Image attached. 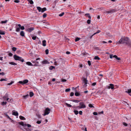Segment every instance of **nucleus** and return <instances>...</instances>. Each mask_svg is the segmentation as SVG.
Wrapping results in <instances>:
<instances>
[{
    "label": "nucleus",
    "mask_w": 131,
    "mask_h": 131,
    "mask_svg": "<svg viewBox=\"0 0 131 131\" xmlns=\"http://www.w3.org/2000/svg\"><path fill=\"white\" fill-rule=\"evenodd\" d=\"M18 26L21 30H24L25 29L24 27V26H21V25L20 24H18Z\"/></svg>",
    "instance_id": "9d476101"
},
{
    "label": "nucleus",
    "mask_w": 131,
    "mask_h": 131,
    "mask_svg": "<svg viewBox=\"0 0 131 131\" xmlns=\"http://www.w3.org/2000/svg\"><path fill=\"white\" fill-rule=\"evenodd\" d=\"M116 11H117L116 10V9H114L110 10L108 12L106 11V12L108 14L110 13H112Z\"/></svg>",
    "instance_id": "39448f33"
},
{
    "label": "nucleus",
    "mask_w": 131,
    "mask_h": 131,
    "mask_svg": "<svg viewBox=\"0 0 131 131\" xmlns=\"http://www.w3.org/2000/svg\"><path fill=\"white\" fill-rule=\"evenodd\" d=\"M79 105H80L79 106V108H85L86 107L85 105L83 102H80Z\"/></svg>",
    "instance_id": "20e7f679"
},
{
    "label": "nucleus",
    "mask_w": 131,
    "mask_h": 131,
    "mask_svg": "<svg viewBox=\"0 0 131 131\" xmlns=\"http://www.w3.org/2000/svg\"><path fill=\"white\" fill-rule=\"evenodd\" d=\"M3 99L4 100H6V101H8V100L9 99V98L8 97V96H7L6 95L5 96H4L3 97Z\"/></svg>",
    "instance_id": "ddd939ff"
},
{
    "label": "nucleus",
    "mask_w": 131,
    "mask_h": 131,
    "mask_svg": "<svg viewBox=\"0 0 131 131\" xmlns=\"http://www.w3.org/2000/svg\"><path fill=\"white\" fill-rule=\"evenodd\" d=\"M110 86H109L108 87V89L111 88L112 89H113L114 88V87L113 86V84H110Z\"/></svg>",
    "instance_id": "9b49d317"
},
{
    "label": "nucleus",
    "mask_w": 131,
    "mask_h": 131,
    "mask_svg": "<svg viewBox=\"0 0 131 131\" xmlns=\"http://www.w3.org/2000/svg\"><path fill=\"white\" fill-rule=\"evenodd\" d=\"M18 124L20 125H21L22 126H24V123L23 122H19L18 123Z\"/></svg>",
    "instance_id": "c85d7f7f"
},
{
    "label": "nucleus",
    "mask_w": 131,
    "mask_h": 131,
    "mask_svg": "<svg viewBox=\"0 0 131 131\" xmlns=\"http://www.w3.org/2000/svg\"><path fill=\"white\" fill-rule=\"evenodd\" d=\"M94 59L95 60H99L100 59L97 56H95L94 58Z\"/></svg>",
    "instance_id": "4be33fe9"
},
{
    "label": "nucleus",
    "mask_w": 131,
    "mask_h": 131,
    "mask_svg": "<svg viewBox=\"0 0 131 131\" xmlns=\"http://www.w3.org/2000/svg\"><path fill=\"white\" fill-rule=\"evenodd\" d=\"M79 66L81 68H82V64H79Z\"/></svg>",
    "instance_id": "0e129e2a"
},
{
    "label": "nucleus",
    "mask_w": 131,
    "mask_h": 131,
    "mask_svg": "<svg viewBox=\"0 0 131 131\" xmlns=\"http://www.w3.org/2000/svg\"><path fill=\"white\" fill-rule=\"evenodd\" d=\"M82 111H80L79 112V114L80 115H82Z\"/></svg>",
    "instance_id": "e2e57ef3"
},
{
    "label": "nucleus",
    "mask_w": 131,
    "mask_h": 131,
    "mask_svg": "<svg viewBox=\"0 0 131 131\" xmlns=\"http://www.w3.org/2000/svg\"><path fill=\"white\" fill-rule=\"evenodd\" d=\"M20 28H17L16 29V31L17 32H19L20 30Z\"/></svg>",
    "instance_id": "37998d69"
},
{
    "label": "nucleus",
    "mask_w": 131,
    "mask_h": 131,
    "mask_svg": "<svg viewBox=\"0 0 131 131\" xmlns=\"http://www.w3.org/2000/svg\"><path fill=\"white\" fill-rule=\"evenodd\" d=\"M37 9L38 10L39 12H40L41 11V8L40 7H37Z\"/></svg>",
    "instance_id": "b1692460"
},
{
    "label": "nucleus",
    "mask_w": 131,
    "mask_h": 131,
    "mask_svg": "<svg viewBox=\"0 0 131 131\" xmlns=\"http://www.w3.org/2000/svg\"><path fill=\"white\" fill-rule=\"evenodd\" d=\"M36 123H37L38 124H40L41 123V122L40 121H38Z\"/></svg>",
    "instance_id": "bf43d9fd"
},
{
    "label": "nucleus",
    "mask_w": 131,
    "mask_h": 131,
    "mask_svg": "<svg viewBox=\"0 0 131 131\" xmlns=\"http://www.w3.org/2000/svg\"><path fill=\"white\" fill-rule=\"evenodd\" d=\"M36 36H33L32 37V39L34 40H35L36 39Z\"/></svg>",
    "instance_id": "864d4df0"
},
{
    "label": "nucleus",
    "mask_w": 131,
    "mask_h": 131,
    "mask_svg": "<svg viewBox=\"0 0 131 131\" xmlns=\"http://www.w3.org/2000/svg\"><path fill=\"white\" fill-rule=\"evenodd\" d=\"M0 74L2 75H5V73L4 72H2L0 73Z\"/></svg>",
    "instance_id": "13d9d810"
},
{
    "label": "nucleus",
    "mask_w": 131,
    "mask_h": 131,
    "mask_svg": "<svg viewBox=\"0 0 131 131\" xmlns=\"http://www.w3.org/2000/svg\"><path fill=\"white\" fill-rule=\"evenodd\" d=\"M116 59L117 60H120L121 59L120 58L118 57L117 56V57H116Z\"/></svg>",
    "instance_id": "69168bd1"
},
{
    "label": "nucleus",
    "mask_w": 131,
    "mask_h": 131,
    "mask_svg": "<svg viewBox=\"0 0 131 131\" xmlns=\"http://www.w3.org/2000/svg\"><path fill=\"white\" fill-rule=\"evenodd\" d=\"M34 95V94L32 92H30L29 93V96L30 97Z\"/></svg>",
    "instance_id": "393cba45"
},
{
    "label": "nucleus",
    "mask_w": 131,
    "mask_h": 131,
    "mask_svg": "<svg viewBox=\"0 0 131 131\" xmlns=\"http://www.w3.org/2000/svg\"><path fill=\"white\" fill-rule=\"evenodd\" d=\"M50 112V109L48 108H47L45 111V113L43 114V115L45 116L46 115H48Z\"/></svg>",
    "instance_id": "7ed1b4c3"
},
{
    "label": "nucleus",
    "mask_w": 131,
    "mask_h": 131,
    "mask_svg": "<svg viewBox=\"0 0 131 131\" xmlns=\"http://www.w3.org/2000/svg\"><path fill=\"white\" fill-rule=\"evenodd\" d=\"M93 114L94 115H97V113L96 112H94L93 113Z\"/></svg>",
    "instance_id": "4d7b16f0"
},
{
    "label": "nucleus",
    "mask_w": 131,
    "mask_h": 131,
    "mask_svg": "<svg viewBox=\"0 0 131 131\" xmlns=\"http://www.w3.org/2000/svg\"><path fill=\"white\" fill-rule=\"evenodd\" d=\"M70 53V52L69 51H67L66 52V53L67 54H69Z\"/></svg>",
    "instance_id": "774afa93"
},
{
    "label": "nucleus",
    "mask_w": 131,
    "mask_h": 131,
    "mask_svg": "<svg viewBox=\"0 0 131 131\" xmlns=\"http://www.w3.org/2000/svg\"><path fill=\"white\" fill-rule=\"evenodd\" d=\"M67 81V80L64 79H61V81L62 82H65Z\"/></svg>",
    "instance_id": "a19ab883"
},
{
    "label": "nucleus",
    "mask_w": 131,
    "mask_h": 131,
    "mask_svg": "<svg viewBox=\"0 0 131 131\" xmlns=\"http://www.w3.org/2000/svg\"><path fill=\"white\" fill-rule=\"evenodd\" d=\"M72 101L74 102L78 103L79 102V101L78 100H74Z\"/></svg>",
    "instance_id": "c9c22d12"
},
{
    "label": "nucleus",
    "mask_w": 131,
    "mask_h": 131,
    "mask_svg": "<svg viewBox=\"0 0 131 131\" xmlns=\"http://www.w3.org/2000/svg\"><path fill=\"white\" fill-rule=\"evenodd\" d=\"M20 119L22 120H25L26 119L25 118L21 116H19Z\"/></svg>",
    "instance_id": "dca6fc26"
},
{
    "label": "nucleus",
    "mask_w": 131,
    "mask_h": 131,
    "mask_svg": "<svg viewBox=\"0 0 131 131\" xmlns=\"http://www.w3.org/2000/svg\"><path fill=\"white\" fill-rule=\"evenodd\" d=\"M88 63L89 66H90L91 65V61H88Z\"/></svg>",
    "instance_id": "09e8293b"
},
{
    "label": "nucleus",
    "mask_w": 131,
    "mask_h": 131,
    "mask_svg": "<svg viewBox=\"0 0 131 131\" xmlns=\"http://www.w3.org/2000/svg\"><path fill=\"white\" fill-rule=\"evenodd\" d=\"M7 20H5L4 21H2L1 22V23L2 24L6 23L7 22Z\"/></svg>",
    "instance_id": "cd10ccee"
},
{
    "label": "nucleus",
    "mask_w": 131,
    "mask_h": 131,
    "mask_svg": "<svg viewBox=\"0 0 131 131\" xmlns=\"http://www.w3.org/2000/svg\"><path fill=\"white\" fill-rule=\"evenodd\" d=\"M17 48L16 47H13L12 48V50L13 51H15L16 50Z\"/></svg>",
    "instance_id": "c03bdc74"
},
{
    "label": "nucleus",
    "mask_w": 131,
    "mask_h": 131,
    "mask_svg": "<svg viewBox=\"0 0 131 131\" xmlns=\"http://www.w3.org/2000/svg\"><path fill=\"white\" fill-rule=\"evenodd\" d=\"M74 112L76 115H77L78 113V111L75 110L74 111Z\"/></svg>",
    "instance_id": "72a5a7b5"
},
{
    "label": "nucleus",
    "mask_w": 131,
    "mask_h": 131,
    "mask_svg": "<svg viewBox=\"0 0 131 131\" xmlns=\"http://www.w3.org/2000/svg\"><path fill=\"white\" fill-rule=\"evenodd\" d=\"M126 93L129 94L131 93V89H128L127 91H125Z\"/></svg>",
    "instance_id": "aec40b11"
},
{
    "label": "nucleus",
    "mask_w": 131,
    "mask_h": 131,
    "mask_svg": "<svg viewBox=\"0 0 131 131\" xmlns=\"http://www.w3.org/2000/svg\"><path fill=\"white\" fill-rule=\"evenodd\" d=\"M65 104L68 107H71L72 106L70 104H68L67 103H66Z\"/></svg>",
    "instance_id": "5701e85b"
},
{
    "label": "nucleus",
    "mask_w": 131,
    "mask_h": 131,
    "mask_svg": "<svg viewBox=\"0 0 131 131\" xmlns=\"http://www.w3.org/2000/svg\"><path fill=\"white\" fill-rule=\"evenodd\" d=\"M123 124L125 126H127L128 125V124L125 122H123Z\"/></svg>",
    "instance_id": "58836bf2"
},
{
    "label": "nucleus",
    "mask_w": 131,
    "mask_h": 131,
    "mask_svg": "<svg viewBox=\"0 0 131 131\" xmlns=\"http://www.w3.org/2000/svg\"><path fill=\"white\" fill-rule=\"evenodd\" d=\"M28 82V80H25L23 81H19V83L20 84H25Z\"/></svg>",
    "instance_id": "423d86ee"
},
{
    "label": "nucleus",
    "mask_w": 131,
    "mask_h": 131,
    "mask_svg": "<svg viewBox=\"0 0 131 131\" xmlns=\"http://www.w3.org/2000/svg\"><path fill=\"white\" fill-rule=\"evenodd\" d=\"M46 10V8L45 7L41 9V12L42 13L43 12L45 11Z\"/></svg>",
    "instance_id": "412c9836"
},
{
    "label": "nucleus",
    "mask_w": 131,
    "mask_h": 131,
    "mask_svg": "<svg viewBox=\"0 0 131 131\" xmlns=\"http://www.w3.org/2000/svg\"><path fill=\"white\" fill-rule=\"evenodd\" d=\"M82 79L83 83H84L85 85L87 83L88 81L86 78H85L84 77H82Z\"/></svg>",
    "instance_id": "0eeeda50"
},
{
    "label": "nucleus",
    "mask_w": 131,
    "mask_h": 131,
    "mask_svg": "<svg viewBox=\"0 0 131 131\" xmlns=\"http://www.w3.org/2000/svg\"><path fill=\"white\" fill-rule=\"evenodd\" d=\"M47 16V14L46 13H44L43 15V18H45Z\"/></svg>",
    "instance_id": "603ef678"
},
{
    "label": "nucleus",
    "mask_w": 131,
    "mask_h": 131,
    "mask_svg": "<svg viewBox=\"0 0 131 131\" xmlns=\"http://www.w3.org/2000/svg\"><path fill=\"white\" fill-rule=\"evenodd\" d=\"M113 54H111L110 56V58L111 59L113 57Z\"/></svg>",
    "instance_id": "052dcab7"
},
{
    "label": "nucleus",
    "mask_w": 131,
    "mask_h": 131,
    "mask_svg": "<svg viewBox=\"0 0 131 131\" xmlns=\"http://www.w3.org/2000/svg\"><path fill=\"white\" fill-rule=\"evenodd\" d=\"M70 90V89L69 88L65 90V92H69Z\"/></svg>",
    "instance_id": "79ce46f5"
},
{
    "label": "nucleus",
    "mask_w": 131,
    "mask_h": 131,
    "mask_svg": "<svg viewBox=\"0 0 131 131\" xmlns=\"http://www.w3.org/2000/svg\"><path fill=\"white\" fill-rule=\"evenodd\" d=\"M64 14V12H62L61 14H60L59 15V16L60 17H61Z\"/></svg>",
    "instance_id": "e433bc0d"
},
{
    "label": "nucleus",
    "mask_w": 131,
    "mask_h": 131,
    "mask_svg": "<svg viewBox=\"0 0 131 131\" xmlns=\"http://www.w3.org/2000/svg\"><path fill=\"white\" fill-rule=\"evenodd\" d=\"M89 106L90 107H94L93 106L92 104H89Z\"/></svg>",
    "instance_id": "de8ad7c7"
},
{
    "label": "nucleus",
    "mask_w": 131,
    "mask_h": 131,
    "mask_svg": "<svg viewBox=\"0 0 131 131\" xmlns=\"http://www.w3.org/2000/svg\"><path fill=\"white\" fill-rule=\"evenodd\" d=\"M127 45L131 48V43H129V41L128 42V43L127 44Z\"/></svg>",
    "instance_id": "3c124183"
},
{
    "label": "nucleus",
    "mask_w": 131,
    "mask_h": 131,
    "mask_svg": "<svg viewBox=\"0 0 131 131\" xmlns=\"http://www.w3.org/2000/svg\"><path fill=\"white\" fill-rule=\"evenodd\" d=\"M26 63L27 65H28L29 66H33V65H32V64L30 62H26Z\"/></svg>",
    "instance_id": "f3484780"
},
{
    "label": "nucleus",
    "mask_w": 131,
    "mask_h": 131,
    "mask_svg": "<svg viewBox=\"0 0 131 131\" xmlns=\"http://www.w3.org/2000/svg\"><path fill=\"white\" fill-rule=\"evenodd\" d=\"M14 2L16 3H18L20 1H19L18 0H16L14 1Z\"/></svg>",
    "instance_id": "6e6d98bb"
},
{
    "label": "nucleus",
    "mask_w": 131,
    "mask_h": 131,
    "mask_svg": "<svg viewBox=\"0 0 131 131\" xmlns=\"http://www.w3.org/2000/svg\"><path fill=\"white\" fill-rule=\"evenodd\" d=\"M55 67L52 66H51L49 67V69L50 70H52L53 69L55 68Z\"/></svg>",
    "instance_id": "bb28decb"
},
{
    "label": "nucleus",
    "mask_w": 131,
    "mask_h": 131,
    "mask_svg": "<svg viewBox=\"0 0 131 131\" xmlns=\"http://www.w3.org/2000/svg\"><path fill=\"white\" fill-rule=\"evenodd\" d=\"M85 16L86 17H88L89 19H91V16L90 15V14H85Z\"/></svg>",
    "instance_id": "2eb2a0df"
},
{
    "label": "nucleus",
    "mask_w": 131,
    "mask_h": 131,
    "mask_svg": "<svg viewBox=\"0 0 131 131\" xmlns=\"http://www.w3.org/2000/svg\"><path fill=\"white\" fill-rule=\"evenodd\" d=\"M27 126L28 127H31V125H29V124H27Z\"/></svg>",
    "instance_id": "338daca9"
},
{
    "label": "nucleus",
    "mask_w": 131,
    "mask_h": 131,
    "mask_svg": "<svg viewBox=\"0 0 131 131\" xmlns=\"http://www.w3.org/2000/svg\"><path fill=\"white\" fill-rule=\"evenodd\" d=\"M34 29V28L33 27H31L30 28H28L27 29V30L28 32H30L32 31Z\"/></svg>",
    "instance_id": "1a4fd4ad"
},
{
    "label": "nucleus",
    "mask_w": 131,
    "mask_h": 131,
    "mask_svg": "<svg viewBox=\"0 0 131 131\" xmlns=\"http://www.w3.org/2000/svg\"><path fill=\"white\" fill-rule=\"evenodd\" d=\"M91 22V20L90 19H88L87 20V23L88 24H90Z\"/></svg>",
    "instance_id": "8fccbe9b"
},
{
    "label": "nucleus",
    "mask_w": 131,
    "mask_h": 131,
    "mask_svg": "<svg viewBox=\"0 0 131 131\" xmlns=\"http://www.w3.org/2000/svg\"><path fill=\"white\" fill-rule=\"evenodd\" d=\"M74 93L73 92H72L71 93H70V96H72L74 95Z\"/></svg>",
    "instance_id": "5fc2aeb1"
},
{
    "label": "nucleus",
    "mask_w": 131,
    "mask_h": 131,
    "mask_svg": "<svg viewBox=\"0 0 131 131\" xmlns=\"http://www.w3.org/2000/svg\"><path fill=\"white\" fill-rule=\"evenodd\" d=\"M5 33L4 31H0V34L4 35L5 34Z\"/></svg>",
    "instance_id": "49530a36"
},
{
    "label": "nucleus",
    "mask_w": 131,
    "mask_h": 131,
    "mask_svg": "<svg viewBox=\"0 0 131 131\" xmlns=\"http://www.w3.org/2000/svg\"><path fill=\"white\" fill-rule=\"evenodd\" d=\"M46 53V54H48L49 50L48 49H47L45 50Z\"/></svg>",
    "instance_id": "ea45409f"
},
{
    "label": "nucleus",
    "mask_w": 131,
    "mask_h": 131,
    "mask_svg": "<svg viewBox=\"0 0 131 131\" xmlns=\"http://www.w3.org/2000/svg\"><path fill=\"white\" fill-rule=\"evenodd\" d=\"M29 96L28 94H27L23 96V97L24 99H26Z\"/></svg>",
    "instance_id": "2f4dec72"
},
{
    "label": "nucleus",
    "mask_w": 131,
    "mask_h": 131,
    "mask_svg": "<svg viewBox=\"0 0 131 131\" xmlns=\"http://www.w3.org/2000/svg\"><path fill=\"white\" fill-rule=\"evenodd\" d=\"M14 83V81H12L10 83H8L7 84V85H10L12 84L13 83Z\"/></svg>",
    "instance_id": "a18cd8bd"
},
{
    "label": "nucleus",
    "mask_w": 131,
    "mask_h": 131,
    "mask_svg": "<svg viewBox=\"0 0 131 131\" xmlns=\"http://www.w3.org/2000/svg\"><path fill=\"white\" fill-rule=\"evenodd\" d=\"M7 103V102H3L2 103V105H5Z\"/></svg>",
    "instance_id": "f704fd0d"
},
{
    "label": "nucleus",
    "mask_w": 131,
    "mask_h": 131,
    "mask_svg": "<svg viewBox=\"0 0 131 131\" xmlns=\"http://www.w3.org/2000/svg\"><path fill=\"white\" fill-rule=\"evenodd\" d=\"M14 59L16 60H19L21 61L22 62H23L24 61V59H21V57L18 56L16 55H14Z\"/></svg>",
    "instance_id": "f03ea898"
},
{
    "label": "nucleus",
    "mask_w": 131,
    "mask_h": 131,
    "mask_svg": "<svg viewBox=\"0 0 131 131\" xmlns=\"http://www.w3.org/2000/svg\"><path fill=\"white\" fill-rule=\"evenodd\" d=\"M42 45L43 46H45L46 45V41L45 40H44L42 41Z\"/></svg>",
    "instance_id": "4468645a"
},
{
    "label": "nucleus",
    "mask_w": 131,
    "mask_h": 131,
    "mask_svg": "<svg viewBox=\"0 0 131 131\" xmlns=\"http://www.w3.org/2000/svg\"><path fill=\"white\" fill-rule=\"evenodd\" d=\"M80 39V38H79L77 37L75 38V41H77L79 40Z\"/></svg>",
    "instance_id": "4c0bfd02"
},
{
    "label": "nucleus",
    "mask_w": 131,
    "mask_h": 131,
    "mask_svg": "<svg viewBox=\"0 0 131 131\" xmlns=\"http://www.w3.org/2000/svg\"><path fill=\"white\" fill-rule=\"evenodd\" d=\"M27 1L29 2L31 4H33L34 3L33 2L32 0H27Z\"/></svg>",
    "instance_id": "a878e982"
},
{
    "label": "nucleus",
    "mask_w": 131,
    "mask_h": 131,
    "mask_svg": "<svg viewBox=\"0 0 131 131\" xmlns=\"http://www.w3.org/2000/svg\"><path fill=\"white\" fill-rule=\"evenodd\" d=\"M9 63L10 64L14 65V66L17 65V64L16 63H15V62H9Z\"/></svg>",
    "instance_id": "a211bd4d"
},
{
    "label": "nucleus",
    "mask_w": 131,
    "mask_h": 131,
    "mask_svg": "<svg viewBox=\"0 0 131 131\" xmlns=\"http://www.w3.org/2000/svg\"><path fill=\"white\" fill-rule=\"evenodd\" d=\"M7 78H6L5 79H1L0 81H7Z\"/></svg>",
    "instance_id": "c756f323"
},
{
    "label": "nucleus",
    "mask_w": 131,
    "mask_h": 131,
    "mask_svg": "<svg viewBox=\"0 0 131 131\" xmlns=\"http://www.w3.org/2000/svg\"><path fill=\"white\" fill-rule=\"evenodd\" d=\"M129 42V39L127 37H122L118 42L117 43L119 44H124L125 43L127 44Z\"/></svg>",
    "instance_id": "f257e3e1"
},
{
    "label": "nucleus",
    "mask_w": 131,
    "mask_h": 131,
    "mask_svg": "<svg viewBox=\"0 0 131 131\" xmlns=\"http://www.w3.org/2000/svg\"><path fill=\"white\" fill-rule=\"evenodd\" d=\"M42 63L43 64H49L50 63L47 60H45L42 61Z\"/></svg>",
    "instance_id": "f8f14e48"
},
{
    "label": "nucleus",
    "mask_w": 131,
    "mask_h": 131,
    "mask_svg": "<svg viewBox=\"0 0 131 131\" xmlns=\"http://www.w3.org/2000/svg\"><path fill=\"white\" fill-rule=\"evenodd\" d=\"M75 95L77 96H79L80 95V93L78 92H76L75 93Z\"/></svg>",
    "instance_id": "7c9ffc66"
},
{
    "label": "nucleus",
    "mask_w": 131,
    "mask_h": 131,
    "mask_svg": "<svg viewBox=\"0 0 131 131\" xmlns=\"http://www.w3.org/2000/svg\"><path fill=\"white\" fill-rule=\"evenodd\" d=\"M12 115L15 116H18V114L17 111L13 110V111Z\"/></svg>",
    "instance_id": "6e6552de"
},
{
    "label": "nucleus",
    "mask_w": 131,
    "mask_h": 131,
    "mask_svg": "<svg viewBox=\"0 0 131 131\" xmlns=\"http://www.w3.org/2000/svg\"><path fill=\"white\" fill-rule=\"evenodd\" d=\"M13 54L11 53H9L8 54V55L10 56H13Z\"/></svg>",
    "instance_id": "680f3d73"
},
{
    "label": "nucleus",
    "mask_w": 131,
    "mask_h": 131,
    "mask_svg": "<svg viewBox=\"0 0 131 131\" xmlns=\"http://www.w3.org/2000/svg\"><path fill=\"white\" fill-rule=\"evenodd\" d=\"M40 59L39 58H37L36 59L35 63L38 64L39 63L37 61L38 60H40Z\"/></svg>",
    "instance_id": "473e14b6"
},
{
    "label": "nucleus",
    "mask_w": 131,
    "mask_h": 131,
    "mask_svg": "<svg viewBox=\"0 0 131 131\" xmlns=\"http://www.w3.org/2000/svg\"><path fill=\"white\" fill-rule=\"evenodd\" d=\"M20 35L22 36H24V33L23 31H21L20 33Z\"/></svg>",
    "instance_id": "6ab92c4d"
}]
</instances>
